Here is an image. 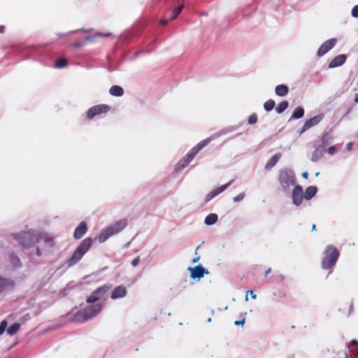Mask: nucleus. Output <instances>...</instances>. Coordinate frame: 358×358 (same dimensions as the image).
I'll return each mask as SVG.
<instances>
[{"label":"nucleus","mask_w":358,"mask_h":358,"mask_svg":"<svg viewBox=\"0 0 358 358\" xmlns=\"http://www.w3.org/2000/svg\"><path fill=\"white\" fill-rule=\"evenodd\" d=\"M103 307V305L100 303L88 306L75 314L74 320L79 322L87 321L98 315Z\"/></svg>","instance_id":"nucleus-1"},{"label":"nucleus","mask_w":358,"mask_h":358,"mask_svg":"<svg viewBox=\"0 0 358 358\" xmlns=\"http://www.w3.org/2000/svg\"><path fill=\"white\" fill-rule=\"evenodd\" d=\"M340 252L333 245H328L324 251V257L321 262V266L323 269H331L336 264Z\"/></svg>","instance_id":"nucleus-2"},{"label":"nucleus","mask_w":358,"mask_h":358,"mask_svg":"<svg viewBox=\"0 0 358 358\" xmlns=\"http://www.w3.org/2000/svg\"><path fill=\"white\" fill-rule=\"evenodd\" d=\"M127 225L126 219H122L115 222L114 224L108 227L106 229L101 230L99 236L98 241L99 243L105 242L110 236L120 232Z\"/></svg>","instance_id":"nucleus-3"},{"label":"nucleus","mask_w":358,"mask_h":358,"mask_svg":"<svg viewBox=\"0 0 358 358\" xmlns=\"http://www.w3.org/2000/svg\"><path fill=\"white\" fill-rule=\"evenodd\" d=\"M92 245V239L91 238H85L74 251L67 264L69 266H72L78 263L83 257V255L90 250Z\"/></svg>","instance_id":"nucleus-4"},{"label":"nucleus","mask_w":358,"mask_h":358,"mask_svg":"<svg viewBox=\"0 0 358 358\" xmlns=\"http://www.w3.org/2000/svg\"><path fill=\"white\" fill-rule=\"evenodd\" d=\"M15 238L23 247L29 248L38 243V233L33 231H22L14 236Z\"/></svg>","instance_id":"nucleus-5"},{"label":"nucleus","mask_w":358,"mask_h":358,"mask_svg":"<svg viewBox=\"0 0 358 358\" xmlns=\"http://www.w3.org/2000/svg\"><path fill=\"white\" fill-rule=\"evenodd\" d=\"M210 141V139L207 138L199 142L196 145L192 148L189 152L183 157L182 163L180 164V169L187 166L198 154V152L206 146Z\"/></svg>","instance_id":"nucleus-6"},{"label":"nucleus","mask_w":358,"mask_h":358,"mask_svg":"<svg viewBox=\"0 0 358 358\" xmlns=\"http://www.w3.org/2000/svg\"><path fill=\"white\" fill-rule=\"evenodd\" d=\"M278 180L282 189L287 191L290 186L294 185L296 178L292 170L284 169L280 171Z\"/></svg>","instance_id":"nucleus-7"},{"label":"nucleus","mask_w":358,"mask_h":358,"mask_svg":"<svg viewBox=\"0 0 358 358\" xmlns=\"http://www.w3.org/2000/svg\"><path fill=\"white\" fill-rule=\"evenodd\" d=\"M110 288L111 287L108 285H103L99 287L92 293L89 297H87L86 299L87 303H94L97 301L103 299L105 294L108 292V291H109Z\"/></svg>","instance_id":"nucleus-8"},{"label":"nucleus","mask_w":358,"mask_h":358,"mask_svg":"<svg viewBox=\"0 0 358 358\" xmlns=\"http://www.w3.org/2000/svg\"><path fill=\"white\" fill-rule=\"evenodd\" d=\"M110 110V106L106 104H99L91 107L87 112L86 116L89 120L93 119L98 115L107 113Z\"/></svg>","instance_id":"nucleus-9"},{"label":"nucleus","mask_w":358,"mask_h":358,"mask_svg":"<svg viewBox=\"0 0 358 358\" xmlns=\"http://www.w3.org/2000/svg\"><path fill=\"white\" fill-rule=\"evenodd\" d=\"M189 270L190 271V277L192 279L200 280L205 274H209L208 270L203 267L201 264L193 268L189 267Z\"/></svg>","instance_id":"nucleus-10"},{"label":"nucleus","mask_w":358,"mask_h":358,"mask_svg":"<svg viewBox=\"0 0 358 358\" xmlns=\"http://www.w3.org/2000/svg\"><path fill=\"white\" fill-rule=\"evenodd\" d=\"M336 41V38H331L325 41L317 50V55L318 57L324 55L328 51L335 46Z\"/></svg>","instance_id":"nucleus-11"},{"label":"nucleus","mask_w":358,"mask_h":358,"mask_svg":"<svg viewBox=\"0 0 358 358\" xmlns=\"http://www.w3.org/2000/svg\"><path fill=\"white\" fill-rule=\"evenodd\" d=\"M323 118H324V115L322 114H320V115H317L315 117L310 118L309 120H307L305 122L303 126L302 127L300 134H302L303 132L309 129L312 127L317 125L323 120Z\"/></svg>","instance_id":"nucleus-12"},{"label":"nucleus","mask_w":358,"mask_h":358,"mask_svg":"<svg viewBox=\"0 0 358 358\" xmlns=\"http://www.w3.org/2000/svg\"><path fill=\"white\" fill-rule=\"evenodd\" d=\"M292 202L296 206H299L301 204L303 201V188L301 185H296L292 192Z\"/></svg>","instance_id":"nucleus-13"},{"label":"nucleus","mask_w":358,"mask_h":358,"mask_svg":"<svg viewBox=\"0 0 358 358\" xmlns=\"http://www.w3.org/2000/svg\"><path fill=\"white\" fill-rule=\"evenodd\" d=\"M354 310L353 302L352 300H347L341 303L338 311L344 315L349 316Z\"/></svg>","instance_id":"nucleus-14"},{"label":"nucleus","mask_w":358,"mask_h":358,"mask_svg":"<svg viewBox=\"0 0 358 358\" xmlns=\"http://www.w3.org/2000/svg\"><path fill=\"white\" fill-rule=\"evenodd\" d=\"M232 182H233V180H231L228 183L218 187L215 188V189H213L212 192H210V193H208L206 195V201H208L211 200L213 198H214L215 196H217L218 194H220V193L224 192L228 187H229L231 185Z\"/></svg>","instance_id":"nucleus-15"},{"label":"nucleus","mask_w":358,"mask_h":358,"mask_svg":"<svg viewBox=\"0 0 358 358\" xmlns=\"http://www.w3.org/2000/svg\"><path fill=\"white\" fill-rule=\"evenodd\" d=\"M87 227L85 222H81L76 228L73 232V237L76 239L81 238L87 232Z\"/></svg>","instance_id":"nucleus-16"},{"label":"nucleus","mask_w":358,"mask_h":358,"mask_svg":"<svg viewBox=\"0 0 358 358\" xmlns=\"http://www.w3.org/2000/svg\"><path fill=\"white\" fill-rule=\"evenodd\" d=\"M37 239L38 240V243L43 241L46 246L49 248H52L55 245L54 238L47 234L38 233Z\"/></svg>","instance_id":"nucleus-17"},{"label":"nucleus","mask_w":358,"mask_h":358,"mask_svg":"<svg viewBox=\"0 0 358 358\" xmlns=\"http://www.w3.org/2000/svg\"><path fill=\"white\" fill-rule=\"evenodd\" d=\"M127 290L123 285H120L115 287L111 293L110 298L112 299H116L118 298H122L126 296Z\"/></svg>","instance_id":"nucleus-18"},{"label":"nucleus","mask_w":358,"mask_h":358,"mask_svg":"<svg viewBox=\"0 0 358 358\" xmlns=\"http://www.w3.org/2000/svg\"><path fill=\"white\" fill-rule=\"evenodd\" d=\"M347 57L345 55H339L336 56L329 64V67L336 68L343 65L346 61Z\"/></svg>","instance_id":"nucleus-19"},{"label":"nucleus","mask_w":358,"mask_h":358,"mask_svg":"<svg viewBox=\"0 0 358 358\" xmlns=\"http://www.w3.org/2000/svg\"><path fill=\"white\" fill-rule=\"evenodd\" d=\"M282 157V154L278 152L274 155L272 157H271L266 164L265 165V169L266 170H271L273 166H275V164L278 163V162L280 160V159Z\"/></svg>","instance_id":"nucleus-20"},{"label":"nucleus","mask_w":358,"mask_h":358,"mask_svg":"<svg viewBox=\"0 0 358 358\" xmlns=\"http://www.w3.org/2000/svg\"><path fill=\"white\" fill-rule=\"evenodd\" d=\"M289 92V88L285 85H278L275 87V92L276 95L280 96H284L287 94Z\"/></svg>","instance_id":"nucleus-21"},{"label":"nucleus","mask_w":358,"mask_h":358,"mask_svg":"<svg viewBox=\"0 0 358 358\" xmlns=\"http://www.w3.org/2000/svg\"><path fill=\"white\" fill-rule=\"evenodd\" d=\"M317 189L315 186H309L306 188L304 198L307 200L312 199L317 193Z\"/></svg>","instance_id":"nucleus-22"},{"label":"nucleus","mask_w":358,"mask_h":358,"mask_svg":"<svg viewBox=\"0 0 358 358\" xmlns=\"http://www.w3.org/2000/svg\"><path fill=\"white\" fill-rule=\"evenodd\" d=\"M109 92L111 95L115 96H121L124 94V90L122 87L118 85H113L110 88Z\"/></svg>","instance_id":"nucleus-23"},{"label":"nucleus","mask_w":358,"mask_h":358,"mask_svg":"<svg viewBox=\"0 0 358 358\" xmlns=\"http://www.w3.org/2000/svg\"><path fill=\"white\" fill-rule=\"evenodd\" d=\"M324 152L323 148H317L313 153L311 160L313 162H317L322 158Z\"/></svg>","instance_id":"nucleus-24"},{"label":"nucleus","mask_w":358,"mask_h":358,"mask_svg":"<svg viewBox=\"0 0 358 358\" xmlns=\"http://www.w3.org/2000/svg\"><path fill=\"white\" fill-rule=\"evenodd\" d=\"M217 221V215L214 213L208 215L205 218V224L207 225H212Z\"/></svg>","instance_id":"nucleus-25"},{"label":"nucleus","mask_w":358,"mask_h":358,"mask_svg":"<svg viewBox=\"0 0 358 358\" xmlns=\"http://www.w3.org/2000/svg\"><path fill=\"white\" fill-rule=\"evenodd\" d=\"M288 106H289V103L287 101H282L278 103V105L276 106L275 111L278 114H280V113H283L288 108Z\"/></svg>","instance_id":"nucleus-26"},{"label":"nucleus","mask_w":358,"mask_h":358,"mask_svg":"<svg viewBox=\"0 0 358 358\" xmlns=\"http://www.w3.org/2000/svg\"><path fill=\"white\" fill-rule=\"evenodd\" d=\"M304 115V110L302 107H297L294 110L292 118L294 119H300Z\"/></svg>","instance_id":"nucleus-27"},{"label":"nucleus","mask_w":358,"mask_h":358,"mask_svg":"<svg viewBox=\"0 0 358 358\" xmlns=\"http://www.w3.org/2000/svg\"><path fill=\"white\" fill-rule=\"evenodd\" d=\"M20 327V324L15 322V323L13 324L12 325H10L7 329V333L10 336H13L17 332Z\"/></svg>","instance_id":"nucleus-28"},{"label":"nucleus","mask_w":358,"mask_h":358,"mask_svg":"<svg viewBox=\"0 0 358 358\" xmlns=\"http://www.w3.org/2000/svg\"><path fill=\"white\" fill-rule=\"evenodd\" d=\"M67 66V60L64 57L59 58L56 60L55 66L58 69H62Z\"/></svg>","instance_id":"nucleus-29"},{"label":"nucleus","mask_w":358,"mask_h":358,"mask_svg":"<svg viewBox=\"0 0 358 358\" xmlns=\"http://www.w3.org/2000/svg\"><path fill=\"white\" fill-rule=\"evenodd\" d=\"M274 107H275V101L273 99L267 100L264 104V108L265 110H266V111L272 110Z\"/></svg>","instance_id":"nucleus-30"},{"label":"nucleus","mask_w":358,"mask_h":358,"mask_svg":"<svg viewBox=\"0 0 358 358\" xmlns=\"http://www.w3.org/2000/svg\"><path fill=\"white\" fill-rule=\"evenodd\" d=\"M10 262L14 265V266H18L20 264V259L18 258L17 256L12 254L10 255Z\"/></svg>","instance_id":"nucleus-31"},{"label":"nucleus","mask_w":358,"mask_h":358,"mask_svg":"<svg viewBox=\"0 0 358 358\" xmlns=\"http://www.w3.org/2000/svg\"><path fill=\"white\" fill-rule=\"evenodd\" d=\"M257 115L256 113H252L248 117V122L250 124H254L257 122Z\"/></svg>","instance_id":"nucleus-32"},{"label":"nucleus","mask_w":358,"mask_h":358,"mask_svg":"<svg viewBox=\"0 0 358 358\" xmlns=\"http://www.w3.org/2000/svg\"><path fill=\"white\" fill-rule=\"evenodd\" d=\"M8 286V281L6 279L0 278V293Z\"/></svg>","instance_id":"nucleus-33"},{"label":"nucleus","mask_w":358,"mask_h":358,"mask_svg":"<svg viewBox=\"0 0 358 358\" xmlns=\"http://www.w3.org/2000/svg\"><path fill=\"white\" fill-rule=\"evenodd\" d=\"M7 322L6 320L1 321L0 323V335H1L6 330L7 327Z\"/></svg>","instance_id":"nucleus-34"},{"label":"nucleus","mask_w":358,"mask_h":358,"mask_svg":"<svg viewBox=\"0 0 358 358\" xmlns=\"http://www.w3.org/2000/svg\"><path fill=\"white\" fill-rule=\"evenodd\" d=\"M351 15L354 17H358V5L355 6L351 11Z\"/></svg>","instance_id":"nucleus-35"},{"label":"nucleus","mask_w":358,"mask_h":358,"mask_svg":"<svg viewBox=\"0 0 358 358\" xmlns=\"http://www.w3.org/2000/svg\"><path fill=\"white\" fill-rule=\"evenodd\" d=\"M245 196V193L242 192V193H240L239 194H238L237 196H236L234 198V201L235 202H238L240 201H241Z\"/></svg>","instance_id":"nucleus-36"},{"label":"nucleus","mask_w":358,"mask_h":358,"mask_svg":"<svg viewBox=\"0 0 358 358\" xmlns=\"http://www.w3.org/2000/svg\"><path fill=\"white\" fill-rule=\"evenodd\" d=\"M248 294H250V296H251V298H252V299H257V295H256V294H255L253 291H252V290H248V291L247 292V294H246V296H245V300H246V301H248Z\"/></svg>","instance_id":"nucleus-37"},{"label":"nucleus","mask_w":358,"mask_h":358,"mask_svg":"<svg viewBox=\"0 0 358 358\" xmlns=\"http://www.w3.org/2000/svg\"><path fill=\"white\" fill-rule=\"evenodd\" d=\"M336 151L337 148L336 146H330L327 150V152L329 155H334Z\"/></svg>","instance_id":"nucleus-38"},{"label":"nucleus","mask_w":358,"mask_h":358,"mask_svg":"<svg viewBox=\"0 0 358 358\" xmlns=\"http://www.w3.org/2000/svg\"><path fill=\"white\" fill-rule=\"evenodd\" d=\"M178 15H179V7H176V8H175V9L173 10V15L171 17V20L175 19L176 17H178Z\"/></svg>","instance_id":"nucleus-39"},{"label":"nucleus","mask_w":358,"mask_h":358,"mask_svg":"<svg viewBox=\"0 0 358 358\" xmlns=\"http://www.w3.org/2000/svg\"><path fill=\"white\" fill-rule=\"evenodd\" d=\"M140 258L139 257H136L131 261V265L133 266H136L139 263Z\"/></svg>","instance_id":"nucleus-40"},{"label":"nucleus","mask_w":358,"mask_h":358,"mask_svg":"<svg viewBox=\"0 0 358 358\" xmlns=\"http://www.w3.org/2000/svg\"><path fill=\"white\" fill-rule=\"evenodd\" d=\"M244 322H245V320L243 319V320H241V321H238V320L235 321L234 324H235V325L238 326L241 324L243 325L244 324Z\"/></svg>","instance_id":"nucleus-41"},{"label":"nucleus","mask_w":358,"mask_h":358,"mask_svg":"<svg viewBox=\"0 0 358 358\" xmlns=\"http://www.w3.org/2000/svg\"><path fill=\"white\" fill-rule=\"evenodd\" d=\"M168 23V20L165 19H162L160 20L159 24L162 25H165Z\"/></svg>","instance_id":"nucleus-42"},{"label":"nucleus","mask_w":358,"mask_h":358,"mask_svg":"<svg viewBox=\"0 0 358 358\" xmlns=\"http://www.w3.org/2000/svg\"><path fill=\"white\" fill-rule=\"evenodd\" d=\"M73 47L75 48H80L83 45L82 43H75L73 45Z\"/></svg>","instance_id":"nucleus-43"},{"label":"nucleus","mask_w":358,"mask_h":358,"mask_svg":"<svg viewBox=\"0 0 358 358\" xmlns=\"http://www.w3.org/2000/svg\"><path fill=\"white\" fill-rule=\"evenodd\" d=\"M271 268H268L266 271L265 274H264L265 278H266L268 276V275L271 273Z\"/></svg>","instance_id":"nucleus-44"},{"label":"nucleus","mask_w":358,"mask_h":358,"mask_svg":"<svg viewBox=\"0 0 358 358\" xmlns=\"http://www.w3.org/2000/svg\"><path fill=\"white\" fill-rule=\"evenodd\" d=\"M302 176L305 179H307L308 178V173L307 172H304V173H302Z\"/></svg>","instance_id":"nucleus-45"},{"label":"nucleus","mask_w":358,"mask_h":358,"mask_svg":"<svg viewBox=\"0 0 358 358\" xmlns=\"http://www.w3.org/2000/svg\"><path fill=\"white\" fill-rule=\"evenodd\" d=\"M352 143H349L347 145V148H348V150H350L352 149Z\"/></svg>","instance_id":"nucleus-46"},{"label":"nucleus","mask_w":358,"mask_h":358,"mask_svg":"<svg viewBox=\"0 0 358 358\" xmlns=\"http://www.w3.org/2000/svg\"><path fill=\"white\" fill-rule=\"evenodd\" d=\"M36 255L38 256H41V250L38 248H36Z\"/></svg>","instance_id":"nucleus-47"},{"label":"nucleus","mask_w":358,"mask_h":358,"mask_svg":"<svg viewBox=\"0 0 358 358\" xmlns=\"http://www.w3.org/2000/svg\"><path fill=\"white\" fill-rule=\"evenodd\" d=\"M355 102L356 103H358V94H355Z\"/></svg>","instance_id":"nucleus-48"},{"label":"nucleus","mask_w":358,"mask_h":358,"mask_svg":"<svg viewBox=\"0 0 358 358\" xmlns=\"http://www.w3.org/2000/svg\"><path fill=\"white\" fill-rule=\"evenodd\" d=\"M4 30V26L0 25V33H3Z\"/></svg>","instance_id":"nucleus-49"},{"label":"nucleus","mask_w":358,"mask_h":358,"mask_svg":"<svg viewBox=\"0 0 358 358\" xmlns=\"http://www.w3.org/2000/svg\"><path fill=\"white\" fill-rule=\"evenodd\" d=\"M351 343H352V345H355V344H357V341L356 340H352V341H351Z\"/></svg>","instance_id":"nucleus-50"},{"label":"nucleus","mask_w":358,"mask_h":358,"mask_svg":"<svg viewBox=\"0 0 358 358\" xmlns=\"http://www.w3.org/2000/svg\"><path fill=\"white\" fill-rule=\"evenodd\" d=\"M91 40H92V38H91V37H90V36H87V37L85 38V41H91Z\"/></svg>","instance_id":"nucleus-51"},{"label":"nucleus","mask_w":358,"mask_h":358,"mask_svg":"<svg viewBox=\"0 0 358 358\" xmlns=\"http://www.w3.org/2000/svg\"><path fill=\"white\" fill-rule=\"evenodd\" d=\"M315 229H316V225L314 224H313V226H312V231H314V230H315Z\"/></svg>","instance_id":"nucleus-52"},{"label":"nucleus","mask_w":358,"mask_h":358,"mask_svg":"<svg viewBox=\"0 0 358 358\" xmlns=\"http://www.w3.org/2000/svg\"><path fill=\"white\" fill-rule=\"evenodd\" d=\"M182 8H183V5L180 3V11L182 10Z\"/></svg>","instance_id":"nucleus-53"},{"label":"nucleus","mask_w":358,"mask_h":358,"mask_svg":"<svg viewBox=\"0 0 358 358\" xmlns=\"http://www.w3.org/2000/svg\"><path fill=\"white\" fill-rule=\"evenodd\" d=\"M109 35H110V34H104L103 36H108Z\"/></svg>","instance_id":"nucleus-54"}]
</instances>
